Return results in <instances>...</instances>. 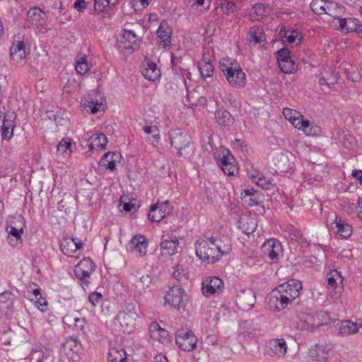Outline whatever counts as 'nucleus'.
Returning <instances> with one entry per match:
<instances>
[{
  "mask_svg": "<svg viewBox=\"0 0 362 362\" xmlns=\"http://www.w3.org/2000/svg\"><path fill=\"white\" fill-rule=\"evenodd\" d=\"M220 243L221 240L214 237L207 240H198L195 245L197 256L208 263L216 262L224 253Z\"/></svg>",
  "mask_w": 362,
  "mask_h": 362,
  "instance_id": "1",
  "label": "nucleus"
},
{
  "mask_svg": "<svg viewBox=\"0 0 362 362\" xmlns=\"http://www.w3.org/2000/svg\"><path fill=\"white\" fill-rule=\"evenodd\" d=\"M139 307L136 304L127 303L123 311L119 312L116 317L123 332L131 333L135 328L136 321L139 317Z\"/></svg>",
  "mask_w": 362,
  "mask_h": 362,
  "instance_id": "2",
  "label": "nucleus"
},
{
  "mask_svg": "<svg viewBox=\"0 0 362 362\" xmlns=\"http://www.w3.org/2000/svg\"><path fill=\"white\" fill-rule=\"evenodd\" d=\"M222 72L229 84L235 88H243L246 84V76L239 65L228 66L220 62Z\"/></svg>",
  "mask_w": 362,
  "mask_h": 362,
  "instance_id": "3",
  "label": "nucleus"
},
{
  "mask_svg": "<svg viewBox=\"0 0 362 362\" xmlns=\"http://www.w3.org/2000/svg\"><path fill=\"white\" fill-rule=\"evenodd\" d=\"M140 40L132 30H123L122 35L117 40L118 49L124 54H129L139 48Z\"/></svg>",
  "mask_w": 362,
  "mask_h": 362,
  "instance_id": "4",
  "label": "nucleus"
},
{
  "mask_svg": "<svg viewBox=\"0 0 362 362\" xmlns=\"http://www.w3.org/2000/svg\"><path fill=\"white\" fill-rule=\"evenodd\" d=\"M185 291L179 286H174L166 292L165 295V304L174 310L185 309L186 302L184 300Z\"/></svg>",
  "mask_w": 362,
  "mask_h": 362,
  "instance_id": "5",
  "label": "nucleus"
},
{
  "mask_svg": "<svg viewBox=\"0 0 362 362\" xmlns=\"http://www.w3.org/2000/svg\"><path fill=\"white\" fill-rule=\"evenodd\" d=\"M170 145L182 155V151L190 146L192 139L190 136L179 129L170 132Z\"/></svg>",
  "mask_w": 362,
  "mask_h": 362,
  "instance_id": "6",
  "label": "nucleus"
},
{
  "mask_svg": "<svg viewBox=\"0 0 362 362\" xmlns=\"http://www.w3.org/2000/svg\"><path fill=\"white\" fill-rule=\"evenodd\" d=\"M275 288L283 294L284 297L288 298V303H292V302L299 296L300 291L302 289V285L300 281L293 279L284 284L279 285Z\"/></svg>",
  "mask_w": 362,
  "mask_h": 362,
  "instance_id": "7",
  "label": "nucleus"
},
{
  "mask_svg": "<svg viewBox=\"0 0 362 362\" xmlns=\"http://www.w3.org/2000/svg\"><path fill=\"white\" fill-rule=\"evenodd\" d=\"M176 344L178 346L185 351L193 350L196 346L197 339L191 330H177L175 335Z\"/></svg>",
  "mask_w": 362,
  "mask_h": 362,
  "instance_id": "8",
  "label": "nucleus"
},
{
  "mask_svg": "<svg viewBox=\"0 0 362 362\" xmlns=\"http://www.w3.org/2000/svg\"><path fill=\"white\" fill-rule=\"evenodd\" d=\"M202 291L205 297H211L222 292L223 288V281L217 276L206 277L202 281Z\"/></svg>",
  "mask_w": 362,
  "mask_h": 362,
  "instance_id": "9",
  "label": "nucleus"
},
{
  "mask_svg": "<svg viewBox=\"0 0 362 362\" xmlns=\"http://www.w3.org/2000/svg\"><path fill=\"white\" fill-rule=\"evenodd\" d=\"M148 240L141 235H134L129 242L127 249L136 257H141L147 253Z\"/></svg>",
  "mask_w": 362,
  "mask_h": 362,
  "instance_id": "10",
  "label": "nucleus"
},
{
  "mask_svg": "<svg viewBox=\"0 0 362 362\" xmlns=\"http://www.w3.org/2000/svg\"><path fill=\"white\" fill-rule=\"evenodd\" d=\"M235 302L238 308L243 310H249L256 302V296L253 290L245 288L239 291L236 295Z\"/></svg>",
  "mask_w": 362,
  "mask_h": 362,
  "instance_id": "11",
  "label": "nucleus"
},
{
  "mask_svg": "<svg viewBox=\"0 0 362 362\" xmlns=\"http://www.w3.org/2000/svg\"><path fill=\"white\" fill-rule=\"evenodd\" d=\"M288 299L276 288L273 289L266 297L267 305L272 311H280L286 308L289 304Z\"/></svg>",
  "mask_w": 362,
  "mask_h": 362,
  "instance_id": "12",
  "label": "nucleus"
},
{
  "mask_svg": "<svg viewBox=\"0 0 362 362\" xmlns=\"http://www.w3.org/2000/svg\"><path fill=\"white\" fill-rule=\"evenodd\" d=\"M52 351L42 345L36 344L32 348L29 356L30 362H53Z\"/></svg>",
  "mask_w": 362,
  "mask_h": 362,
  "instance_id": "13",
  "label": "nucleus"
},
{
  "mask_svg": "<svg viewBox=\"0 0 362 362\" xmlns=\"http://www.w3.org/2000/svg\"><path fill=\"white\" fill-rule=\"evenodd\" d=\"M170 202L169 201L156 203L151 206L148 218L151 222L160 221L167 214H169L172 209L170 206Z\"/></svg>",
  "mask_w": 362,
  "mask_h": 362,
  "instance_id": "14",
  "label": "nucleus"
},
{
  "mask_svg": "<svg viewBox=\"0 0 362 362\" xmlns=\"http://www.w3.org/2000/svg\"><path fill=\"white\" fill-rule=\"evenodd\" d=\"M160 253L163 257H170L181 251L182 247L176 236L165 238L163 235L160 243Z\"/></svg>",
  "mask_w": 362,
  "mask_h": 362,
  "instance_id": "15",
  "label": "nucleus"
},
{
  "mask_svg": "<svg viewBox=\"0 0 362 362\" xmlns=\"http://www.w3.org/2000/svg\"><path fill=\"white\" fill-rule=\"evenodd\" d=\"M327 278L329 288H332V291L329 292L330 297L332 298H338L342 290V276L337 270L333 269L329 271Z\"/></svg>",
  "mask_w": 362,
  "mask_h": 362,
  "instance_id": "16",
  "label": "nucleus"
},
{
  "mask_svg": "<svg viewBox=\"0 0 362 362\" xmlns=\"http://www.w3.org/2000/svg\"><path fill=\"white\" fill-rule=\"evenodd\" d=\"M261 250L264 255L270 260L276 262L280 253L282 252V247L279 241L271 238L264 243Z\"/></svg>",
  "mask_w": 362,
  "mask_h": 362,
  "instance_id": "17",
  "label": "nucleus"
},
{
  "mask_svg": "<svg viewBox=\"0 0 362 362\" xmlns=\"http://www.w3.org/2000/svg\"><path fill=\"white\" fill-rule=\"evenodd\" d=\"M14 295L10 291L0 293V317L8 318L13 313Z\"/></svg>",
  "mask_w": 362,
  "mask_h": 362,
  "instance_id": "18",
  "label": "nucleus"
},
{
  "mask_svg": "<svg viewBox=\"0 0 362 362\" xmlns=\"http://www.w3.org/2000/svg\"><path fill=\"white\" fill-rule=\"evenodd\" d=\"M81 343L74 337L65 339L62 344V349L66 356L74 360L78 356V352L81 350Z\"/></svg>",
  "mask_w": 362,
  "mask_h": 362,
  "instance_id": "19",
  "label": "nucleus"
},
{
  "mask_svg": "<svg viewBox=\"0 0 362 362\" xmlns=\"http://www.w3.org/2000/svg\"><path fill=\"white\" fill-rule=\"evenodd\" d=\"M94 264L89 258H84L81 260L74 269L76 277L83 279L88 277L93 271Z\"/></svg>",
  "mask_w": 362,
  "mask_h": 362,
  "instance_id": "20",
  "label": "nucleus"
},
{
  "mask_svg": "<svg viewBox=\"0 0 362 362\" xmlns=\"http://www.w3.org/2000/svg\"><path fill=\"white\" fill-rule=\"evenodd\" d=\"M150 337L155 341H158L162 344H166L168 342V332L156 322H153L149 325Z\"/></svg>",
  "mask_w": 362,
  "mask_h": 362,
  "instance_id": "21",
  "label": "nucleus"
},
{
  "mask_svg": "<svg viewBox=\"0 0 362 362\" xmlns=\"http://www.w3.org/2000/svg\"><path fill=\"white\" fill-rule=\"evenodd\" d=\"M11 58L16 63H20L27 57L25 45L23 41H18L11 47Z\"/></svg>",
  "mask_w": 362,
  "mask_h": 362,
  "instance_id": "22",
  "label": "nucleus"
},
{
  "mask_svg": "<svg viewBox=\"0 0 362 362\" xmlns=\"http://www.w3.org/2000/svg\"><path fill=\"white\" fill-rule=\"evenodd\" d=\"M272 353L279 357H283L287 351V344L284 339H273L268 343Z\"/></svg>",
  "mask_w": 362,
  "mask_h": 362,
  "instance_id": "23",
  "label": "nucleus"
},
{
  "mask_svg": "<svg viewBox=\"0 0 362 362\" xmlns=\"http://www.w3.org/2000/svg\"><path fill=\"white\" fill-rule=\"evenodd\" d=\"M141 74L146 79L152 81L157 80L160 76V69L157 68L156 64L149 61L144 64Z\"/></svg>",
  "mask_w": 362,
  "mask_h": 362,
  "instance_id": "24",
  "label": "nucleus"
},
{
  "mask_svg": "<svg viewBox=\"0 0 362 362\" xmlns=\"http://www.w3.org/2000/svg\"><path fill=\"white\" fill-rule=\"evenodd\" d=\"M121 155L119 153L107 152L101 158L99 165L105 167L107 169L113 170L115 169L116 163L120 159Z\"/></svg>",
  "mask_w": 362,
  "mask_h": 362,
  "instance_id": "25",
  "label": "nucleus"
},
{
  "mask_svg": "<svg viewBox=\"0 0 362 362\" xmlns=\"http://www.w3.org/2000/svg\"><path fill=\"white\" fill-rule=\"evenodd\" d=\"M334 223L335 224V228L337 229V234L344 238L350 237L352 233V227L351 225L345 223L342 221L341 218L338 216H335Z\"/></svg>",
  "mask_w": 362,
  "mask_h": 362,
  "instance_id": "26",
  "label": "nucleus"
},
{
  "mask_svg": "<svg viewBox=\"0 0 362 362\" xmlns=\"http://www.w3.org/2000/svg\"><path fill=\"white\" fill-rule=\"evenodd\" d=\"M332 349V346H329L325 344H318L315 346V349H312L310 351L312 357L317 358V361L324 362L326 360L327 356L329 355V351Z\"/></svg>",
  "mask_w": 362,
  "mask_h": 362,
  "instance_id": "27",
  "label": "nucleus"
},
{
  "mask_svg": "<svg viewBox=\"0 0 362 362\" xmlns=\"http://www.w3.org/2000/svg\"><path fill=\"white\" fill-rule=\"evenodd\" d=\"M89 140L90 143L88 145V147L90 151L95 148L104 149L107 142L106 136L102 133L92 134L89 137Z\"/></svg>",
  "mask_w": 362,
  "mask_h": 362,
  "instance_id": "28",
  "label": "nucleus"
},
{
  "mask_svg": "<svg viewBox=\"0 0 362 362\" xmlns=\"http://www.w3.org/2000/svg\"><path fill=\"white\" fill-rule=\"evenodd\" d=\"M215 118L217 124L221 128L230 126L233 124V119L230 113L226 110H219L215 112Z\"/></svg>",
  "mask_w": 362,
  "mask_h": 362,
  "instance_id": "29",
  "label": "nucleus"
},
{
  "mask_svg": "<svg viewBox=\"0 0 362 362\" xmlns=\"http://www.w3.org/2000/svg\"><path fill=\"white\" fill-rule=\"evenodd\" d=\"M264 38L263 29L258 26H253L247 35V40L253 42L255 45L260 43Z\"/></svg>",
  "mask_w": 362,
  "mask_h": 362,
  "instance_id": "30",
  "label": "nucleus"
},
{
  "mask_svg": "<svg viewBox=\"0 0 362 362\" xmlns=\"http://www.w3.org/2000/svg\"><path fill=\"white\" fill-rule=\"evenodd\" d=\"M108 362H125L126 351L123 349L116 348L110 349L107 356Z\"/></svg>",
  "mask_w": 362,
  "mask_h": 362,
  "instance_id": "31",
  "label": "nucleus"
},
{
  "mask_svg": "<svg viewBox=\"0 0 362 362\" xmlns=\"http://www.w3.org/2000/svg\"><path fill=\"white\" fill-rule=\"evenodd\" d=\"M71 141L69 139H63L57 146V155L65 158L71 153Z\"/></svg>",
  "mask_w": 362,
  "mask_h": 362,
  "instance_id": "32",
  "label": "nucleus"
},
{
  "mask_svg": "<svg viewBox=\"0 0 362 362\" xmlns=\"http://www.w3.org/2000/svg\"><path fill=\"white\" fill-rule=\"evenodd\" d=\"M339 325V330L341 334H351L358 331V325L349 320L341 321Z\"/></svg>",
  "mask_w": 362,
  "mask_h": 362,
  "instance_id": "33",
  "label": "nucleus"
},
{
  "mask_svg": "<svg viewBox=\"0 0 362 362\" xmlns=\"http://www.w3.org/2000/svg\"><path fill=\"white\" fill-rule=\"evenodd\" d=\"M85 107L88 108L93 114H95L100 110H104L103 103L102 102H99L98 100H94L90 95H88L85 98Z\"/></svg>",
  "mask_w": 362,
  "mask_h": 362,
  "instance_id": "34",
  "label": "nucleus"
},
{
  "mask_svg": "<svg viewBox=\"0 0 362 362\" xmlns=\"http://www.w3.org/2000/svg\"><path fill=\"white\" fill-rule=\"evenodd\" d=\"M74 238L64 237L60 243L62 252L67 255L71 256L74 253Z\"/></svg>",
  "mask_w": 362,
  "mask_h": 362,
  "instance_id": "35",
  "label": "nucleus"
},
{
  "mask_svg": "<svg viewBox=\"0 0 362 362\" xmlns=\"http://www.w3.org/2000/svg\"><path fill=\"white\" fill-rule=\"evenodd\" d=\"M171 33V30L168 27L164 28L162 25H160L157 30L158 37H159L165 45H168L170 42Z\"/></svg>",
  "mask_w": 362,
  "mask_h": 362,
  "instance_id": "36",
  "label": "nucleus"
},
{
  "mask_svg": "<svg viewBox=\"0 0 362 362\" xmlns=\"http://www.w3.org/2000/svg\"><path fill=\"white\" fill-rule=\"evenodd\" d=\"M257 224L255 220L252 218H249L245 222L242 223L240 226L243 233L246 235L252 234L256 229Z\"/></svg>",
  "mask_w": 362,
  "mask_h": 362,
  "instance_id": "37",
  "label": "nucleus"
},
{
  "mask_svg": "<svg viewBox=\"0 0 362 362\" xmlns=\"http://www.w3.org/2000/svg\"><path fill=\"white\" fill-rule=\"evenodd\" d=\"M325 5L326 2L324 0H313L310 3V8L314 13L322 15L326 13Z\"/></svg>",
  "mask_w": 362,
  "mask_h": 362,
  "instance_id": "38",
  "label": "nucleus"
},
{
  "mask_svg": "<svg viewBox=\"0 0 362 362\" xmlns=\"http://www.w3.org/2000/svg\"><path fill=\"white\" fill-rule=\"evenodd\" d=\"M142 129L146 134H151V136L148 137V140L151 141V139H153L157 141L159 139V131L156 126L145 125L143 127Z\"/></svg>",
  "mask_w": 362,
  "mask_h": 362,
  "instance_id": "39",
  "label": "nucleus"
},
{
  "mask_svg": "<svg viewBox=\"0 0 362 362\" xmlns=\"http://www.w3.org/2000/svg\"><path fill=\"white\" fill-rule=\"evenodd\" d=\"M187 272L182 265L177 264L172 274V276L176 280L180 281L187 279Z\"/></svg>",
  "mask_w": 362,
  "mask_h": 362,
  "instance_id": "40",
  "label": "nucleus"
},
{
  "mask_svg": "<svg viewBox=\"0 0 362 362\" xmlns=\"http://www.w3.org/2000/svg\"><path fill=\"white\" fill-rule=\"evenodd\" d=\"M200 73L204 78H209L214 73V66L209 62H204L199 66Z\"/></svg>",
  "mask_w": 362,
  "mask_h": 362,
  "instance_id": "41",
  "label": "nucleus"
},
{
  "mask_svg": "<svg viewBox=\"0 0 362 362\" xmlns=\"http://www.w3.org/2000/svg\"><path fill=\"white\" fill-rule=\"evenodd\" d=\"M279 66L281 70L286 74L292 73L296 69V64L291 59H286V61L281 60V62H279Z\"/></svg>",
  "mask_w": 362,
  "mask_h": 362,
  "instance_id": "42",
  "label": "nucleus"
},
{
  "mask_svg": "<svg viewBox=\"0 0 362 362\" xmlns=\"http://www.w3.org/2000/svg\"><path fill=\"white\" fill-rule=\"evenodd\" d=\"M76 71L81 74H85L89 69L86 57H80L76 63L75 65Z\"/></svg>",
  "mask_w": 362,
  "mask_h": 362,
  "instance_id": "43",
  "label": "nucleus"
},
{
  "mask_svg": "<svg viewBox=\"0 0 362 362\" xmlns=\"http://www.w3.org/2000/svg\"><path fill=\"white\" fill-rule=\"evenodd\" d=\"M347 33L351 32L361 33L362 25L358 24L356 18H347Z\"/></svg>",
  "mask_w": 362,
  "mask_h": 362,
  "instance_id": "44",
  "label": "nucleus"
},
{
  "mask_svg": "<svg viewBox=\"0 0 362 362\" xmlns=\"http://www.w3.org/2000/svg\"><path fill=\"white\" fill-rule=\"evenodd\" d=\"M15 115L13 112H8L6 114H4L3 115V119L1 120L2 122V126L8 127V129H11V130H13L15 127L14 124V119H15Z\"/></svg>",
  "mask_w": 362,
  "mask_h": 362,
  "instance_id": "45",
  "label": "nucleus"
},
{
  "mask_svg": "<svg viewBox=\"0 0 362 362\" xmlns=\"http://www.w3.org/2000/svg\"><path fill=\"white\" fill-rule=\"evenodd\" d=\"M255 182L257 185L265 189H269L274 185L272 179L267 178L263 175L258 177Z\"/></svg>",
  "mask_w": 362,
  "mask_h": 362,
  "instance_id": "46",
  "label": "nucleus"
},
{
  "mask_svg": "<svg viewBox=\"0 0 362 362\" xmlns=\"http://www.w3.org/2000/svg\"><path fill=\"white\" fill-rule=\"evenodd\" d=\"M234 157L230 154V152L228 150H226L223 153V156L219 160V165H221V168L225 167L226 164L228 163L234 162Z\"/></svg>",
  "mask_w": 362,
  "mask_h": 362,
  "instance_id": "47",
  "label": "nucleus"
},
{
  "mask_svg": "<svg viewBox=\"0 0 362 362\" xmlns=\"http://www.w3.org/2000/svg\"><path fill=\"white\" fill-rule=\"evenodd\" d=\"M6 231L8 234V236H12L13 238L21 239L23 233V229L22 228L18 229L13 226H9L6 227Z\"/></svg>",
  "mask_w": 362,
  "mask_h": 362,
  "instance_id": "48",
  "label": "nucleus"
},
{
  "mask_svg": "<svg viewBox=\"0 0 362 362\" xmlns=\"http://www.w3.org/2000/svg\"><path fill=\"white\" fill-rule=\"evenodd\" d=\"M283 114H284L285 118L286 119H288V121H290V122H291L295 118H296L297 117L299 116L300 112L295 110L286 107V108L284 109Z\"/></svg>",
  "mask_w": 362,
  "mask_h": 362,
  "instance_id": "49",
  "label": "nucleus"
},
{
  "mask_svg": "<svg viewBox=\"0 0 362 362\" xmlns=\"http://www.w3.org/2000/svg\"><path fill=\"white\" fill-rule=\"evenodd\" d=\"M276 58L279 64V62H281V60L286 61V59L288 60L291 59L290 51L287 48H281L276 52Z\"/></svg>",
  "mask_w": 362,
  "mask_h": 362,
  "instance_id": "50",
  "label": "nucleus"
},
{
  "mask_svg": "<svg viewBox=\"0 0 362 362\" xmlns=\"http://www.w3.org/2000/svg\"><path fill=\"white\" fill-rule=\"evenodd\" d=\"M338 78L337 75L331 76L330 78H326L325 76L320 79V86H327L329 88H332V86L335 85L337 83Z\"/></svg>",
  "mask_w": 362,
  "mask_h": 362,
  "instance_id": "51",
  "label": "nucleus"
},
{
  "mask_svg": "<svg viewBox=\"0 0 362 362\" xmlns=\"http://www.w3.org/2000/svg\"><path fill=\"white\" fill-rule=\"evenodd\" d=\"M103 298V296L98 292H92L89 294L88 300L93 306H96L100 304Z\"/></svg>",
  "mask_w": 362,
  "mask_h": 362,
  "instance_id": "52",
  "label": "nucleus"
},
{
  "mask_svg": "<svg viewBox=\"0 0 362 362\" xmlns=\"http://www.w3.org/2000/svg\"><path fill=\"white\" fill-rule=\"evenodd\" d=\"M110 5L108 0H94V8L99 12L104 11L105 8Z\"/></svg>",
  "mask_w": 362,
  "mask_h": 362,
  "instance_id": "53",
  "label": "nucleus"
},
{
  "mask_svg": "<svg viewBox=\"0 0 362 362\" xmlns=\"http://www.w3.org/2000/svg\"><path fill=\"white\" fill-rule=\"evenodd\" d=\"M300 130L303 131L307 135H311L314 134L312 132V127L310 122L308 119H303L300 121Z\"/></svg>",
  "mask_w": 362,
  "mask_h": 362,
  "instance_id": "54",
  "label": "nucleus"
},
{
  "mask_svg": "<svg viewBox=\"0 0 362 362\" xmlns=\"http://www.w3.org/2000/svg\"><path fill=\"white\" fill-rule=\"evenodd\" d=\"M224 173L228 175H234L238 172V168L233 162L228 163L225 167L221 168Z\"/></svg>",
  "mask_w": 362,
  "mask_h": 362,
  "instance_id": "55",
  "label": "nucleus"
},
{
  "mask_svg": "<svg viewBox=\"0 0 362 362\" xmlns=\"http://www.w3.org/2000/svg\"><path fill=\"white\" fill-rule=\"evenodd\" d=\"M302 36L296 30H292L289 33L286 41L289 43H294L296 40L300 42L301 41Z\"/></svg>",
  "mask_w": 362,
  "mask_h": 362,
  "instance_id": "56",
  "label": "nucleus"
},
{
  "mask_svg": "<svg viewBox=\"0 0 362 362\" xmlns=\"http://www.w3.org/2000/svg\"><path fill=\"white\" fill-rule=\"evenodd\" d=\"M7 241L8 244L13 247H20L22 245V238L18 239L17 238H13L12 236H8Z\"/></svg>",
  "mask_w": 362,
  "mask_h": 362,
  "instance_id": "57",
  "label": "nucleus"
},
{
  "mask_svg": "<svg viewBox=\"0 0 362 362\" xmlns=\"http://www.w3.org/2000/svg\"><path fill=\"white\" fill-rule=\"evenodd\" d=\"M13 131L8 127L1 126V136L4 139L9 140L13 136Z\"/></svg>",
  "mask_w": 362,
  "mask_h": 362,
  "instance_id": "58",
  "label": "nucleus"
},
{
  "mask_svg": "<svg viewBox=\"0 0 362 362\" xmlns=\"http://www.w3.org/2000/svg\"><path fill=\"white\" fill-rule=\"evenodd\" d=\"M36 303L37 305L38 308L41 311H45L47 309V302L45 298H42L41 296L36 298Z\"/></svg>",
  "mask_w": 362,
  "mask_h": 362,
  "instance_id": "59",
  "label": "nucleus"
},
{
  "mask_svg": "<svg viewBox=\"0 0 362 362\" xmlns=\"http://www.w3.org/2000/svg\"><path fill=\"white\" fill-rule=\"evenodd\" d=\"M339 21V29L343 32L347 33V18H337Z\"/></svg>",
  "mask_w": 362,
  "mask_h": 362,
  "instance_id": "60",
  "label": "nucleus"
},
{
  "mask_svg": "<svg viewBox=\"0 0 362 362\" xmlns=\"http://www.w3.org/2000/svg\"><path fill=\"white\" fill-rule=\"evenodd\" d=\"M86 4L85 0H77L74 3V8L78 11L83 12L86 8Z\"/></svg>",
  "mask_w": 362,
  "mask_h": 362,
  "instance_id": "61",
  "label": "nucleus"
},
{
  "mask_svg": "<svg viewBox=\"0 0 362 362\" xmlns=\"http://www.w3.org/2000/svg\"><path fill=\"white\" fill-rule=\"evenodd\" d=\"M123 209L127 212H135L136 211V206L135 204L131 202L124 203L123 204Z\"/></svg>",
  "mask_w": 362,
  "mask_h": 362,
  "instance_id": "62",
  "label": "nucleus"
},
{
  "mask_svg": "<svg viewBox=\"0 0 362 362\" xmlns=\"http://www.w3.org/2000/svg\"><path fill=\"white\" fill-rule=\"evenodd\" d=\"M260 195L261 194H259L255 197H250V198L248 199V201L245 200V202H247V204L250 206H256L259 204V199Z\"/></svg>",
  "mask_w": 362,
  "mask_h": 362,
  "instance_id": "63",
  "label": "nucleus"
},
{
  "mask_svg": "<svg viewBox=\"0 0 362 362\" xmlns=\"http://www.w3.org/2000/svg\"><path fill=\"white\" fill-rule=\"evenodd\" d=\"M154 362H169L167 357L162 354H159L155 356Z\"/></svg>",
  "mask_w": 362,
  "mask_h": 362,
  "instance_id": "64",
  "label": "nucleus"
}]
</instances>
